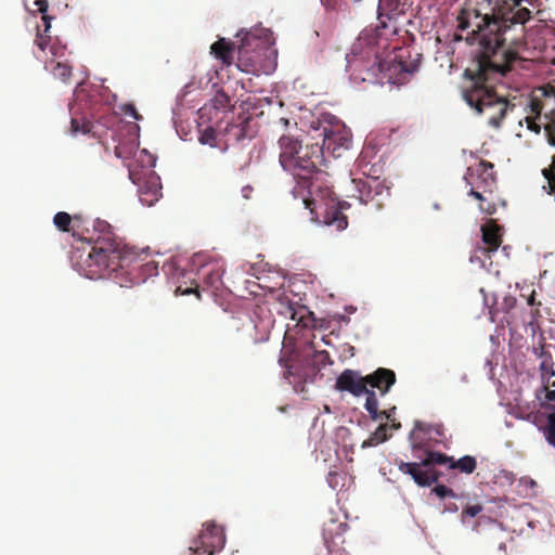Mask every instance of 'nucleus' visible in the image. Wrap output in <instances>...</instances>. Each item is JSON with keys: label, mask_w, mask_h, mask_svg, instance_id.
Returning <instances> with one entry per match:
<instances>
[{"label": "nucleus", "mask_w": 555, "mask_h": 555, "mask_svg": "<svg viewBox=\"0 0 555 555\" xmlns=\"http://www.w3.org/2000/svg\"><path fill=\"white\" fill-rule=\"evenodd\" d=\"M524 1L502 0L489 12L467 2L457 15V29L466 33L468 42L481 47L464 70L463 99L494 128L516 107L499 94L494 82L525 62L517 49L524 44L525 24L531 18V11L522 5Z\"/></svg>", "instance_id": "1"}, {"label": "nucleus", "mask_w": 555, "mask_h": 555, "mask_svg": "<svg viewBox=\"0 0 555 555\" xmlns=\"http://www.w3.org/2000/svg\"><path fill=\"white\" fill-rule=\"evenodd\" d=\"M278 144L282 168L297 181L293 190L294 197L301 198L312 220L337 231L345 230L348 219L343 209L349 207V204L337 201L328 184L327 173L320 169L323 162L322 146L318 143L302 145L298 138L289 133L281 135Z\"/></svg>", "instance_id": "2"}, {"label": "nucleus", "mask_w": 555, "mask_h": 555, "mask_svg": "<svg viewBox=\"0 0 555 555\" xmlns=\"http://www.w3.org/2000/svg\"><path fill=\"white\" fill-rule=\"evenodd\" d=\"M88 236L81 247H76L72 259L74 266L89 279H100L111 275L124 263L128 262V256L117 242L108 222L100 219L92 221V232L86 229Z\"/></svg>", "instance_id": "3"}, {"label": "nucleus", "mask_w": 555, "mask_h": 555, "mask_svg": "<svg viewBox=\"0 0 555 555\" xmlns=\"http://www.w3.org/2000/svg\"><path fill=\"white\" fill-rule=\"evenodd\" d=\"M452 456L441 452L428 451L426 457L420 463H405L400 461L398 468L401 473L410 475L418 486L429 487L437 482L440 477V473L433 468V466L435 464L448 465L450 468Z\"/></svg>", "instance_id": "4"}, {"label": "nucleus", "mask_w": 555, "mask_h": 555, "mask_svg": "<svg viewBox=\"0 0 555 555\" xmlns=\"http://www.w3.org/2000/svg\"><path fill=\"white\" fill-rule=\"evenodd\" d=\"M268 51V48H259L257 39L246 37L237 48L236 67L241 72L257 76L270 73L273 67L264 60Z\"/></svg>", "instance_id": "5"}, {"label": "nucleus", "mask_w": 555, "mask_h": 555, "mask_svg": "<svg viewBox=\"0 0 555 555\" xmlns=\"http://www.w3.org/2000/svg\"><path fill=\"white\" fill-rule=\"evenodd\" d=\"M357 194H352L359 202L372 210H379L390 196L389 188L376 178L352 179Z\"/></svg>", "instance_id": "6"}, {"label": "nucleus", "mask_w": 555, "mask_h": 555, "mask_svg": "<svg viewBox=\"0 0 555 555\" xmlns=\"http://www.w3.org/2000/svg\"><path fill=\"white\" fill-rule=\"evenodd\" d=\"M464 180L470 188L468 194L474 198H481L479 193L496 189L494 166L487 160H480L475 166L468 167Z\"/></svg>", "instance_id": "7"}, {"label": "nucleus", "mask_w": 555, "mask_h": 555, "mask_svg": "<svg viewBox=\"0 0 555 555\" xmlns=\"http://www.w3.org/2000/svg\"><path fill=\"white\" fill-rule=\"evenodd\" d=\"M550 101H555V82L535 88L526 99L525 109L528 112L525 120L529 130L539 133L541 126L535 121Z\"/></svg>", "instance_id": "8"}, {"label": "nucleus", "mask_w": 555, "mask_h": 555, "mask_svg": "<svg viewBox=\"0 0 555 555\" xmlns=\"http://www.w3.org/2000/svg\"><path fill=\"white\" fill-rule=\"evenodd\" d=\"M224 544L225 535L223 529L215 524H206L196 540V547L192 550L196 553L203 548V552L207 553V555H214L215 552L222 550Z\"/></svg>", "instance_id": "9"}, {"label": "nucleus", "mask_w": 555, "mask_h": 555, "mask_svg": "<svg viewBox=\"0 0 555 555\" xmlns=\"http://www.w3.org/2000/svg\"><path fill=\"white\" fill-rule=\"evenodd\" d=\"M335 387L337 390L347 391L354 397H360L364 393L367 397L370 391H374L373 389L367 388L365 376H362L359 372L349 369L340 373L336 379Z\"/></svg>", "instance_id": "10"}, {"label": "nucleus", "mask_w": 555, "mask_h": 555, "mask_svg": "<svg viewBox=\"0 0 555 555\" xmlns=\"http://www.w3.org/2000/svg\"><path fill=\"white\" fill-rule=\"evenodd\" d=\"M254 328L257 333L255 341L269 339L271 330L274 325V319L271 311L266 306H256L253 317Z\"/></svg>", "instance_id": "11"}, {"label": "nucleus", "mask_w": 555, "mask_h": 555, "mask_svg": "<svg viewBox=\"0 0 555 555\" xmlns=\"http://www.w3.org/2000/svg\"><path fill=\"white\" fill-rule=\"evenodd\" d=\"M366 386L376 388L380 395H386L390 388L396 384V373L390 369L378 367L373 373L365 376Z\"/></svg>", "instance_id": "12"}, {"label": "nucleus", "mask_w": 555, "mask_h": 555, "mask_svg": "<svg viewBox=\"0 0 555 555\" xmlns=\"http://www.w3.org/2000/svg\"><path fill=\"white\" fill-rule=\"evenodd\" d=\"M408 2L406 0H379L378 4V21L379 28H386L387 22L396 18L397 16L403 15L406 10Z\"/></svg>", "instance_id": "13"}, {"label": "nucleus", "mask_w": 555, "mask_h": 555, "mask_svg": "<svg viewBox=\"0 0 555 555\" xmlns=\"http://www.w3.org/2000/svg\"><path fill=\"white\" fill-rule=\"evenodd\" d=\"M482 242L486 245L481 250L483 254L495 251L502 244V227L495 220H488L482 227Z\"/></svg>", "instance_id": "14"}, {"label": "nucleus", "mask_w": 555, "mask_h": 555, "mask_svg": "<svg viewBox=\"0 0 555 555\" xmlns=\"http://www.w3.org/2000/svg\"><path fill=\"white\" fill-rule=\"evenodd\" d=\"M505 313V322L509 328H517L521 325L522 309L517 308V299L514 296H505L501 304Z\"/></svg>", "instance_id": "15"}, {"label": "nucleus", "mask_w": 555, "mask_h": 555, "mask_svg": "<svg viewBox=\"0 0 555 555\" xmlns=\"http://www.w3.org/2000/svg\"><path fill=\"white\" fill-rule=\"evenodd\" d=\"M234 43L225 40L224 38H219L216 42H214L210 47V53L224 66H230L234 61Z\"/></svg>", "instance_id": "16"}, {"label": "nucleus", "mask_w": 555, "mask_h": 555, "mask_svg": "<svg viewBox=\"0 0 555 555\" xmlns=\"http://www.w3.org/2000/svg\"><path fill=\"white\" fill-rule=\"evenodd\" d=\"M527 305L530 307V311L526 312L522 309L521 325L537 328L539 319L541 318L540 307L542 304L535 299V291H532L527 297Z\"/></svg>", "instance_id": "17"}, {"label": "nucleus", "mask_w": 555, "mask_h": 555, "mask_svg": "<svg viewBox=\"0 0 555 555\" xmlns=\"http://www.w3.org/2000/svg\"><path fill=\"white\" fill-rule=\"evenodd\" d=\"M250 269L254 271L251 274L258 280L257 284L260 288L273 293L284 286V278L278 272L271 278L264 273H260L256 266H251Z\"/></svg>", "instance_id": "18"}, {"label": "nucleus", "mask_w": 555, "mask_h": 555, "mask_svg": "<svg viewBox=\"0 0 555 555\" xmlns=\"http://www.w3.org/2000/svg\"><path fill=\"white\" fill-rule=\"evenodd\" d=\"M160 190V185L155 181L147 182L139 190L140 202L146 206L154 205L162 196Z\"/></svg>", "instance_id": "19"}, {"label": "nucleus", "mask_w": 555, "mask_h": 555, "mask_svg": "<svg viewBox=\"0 0 555 555\" xmlns=\"http://www.w3.org/2000/svg\"><path fill=\"white\" fill-rule=\"evenodd\" d=\"M46 69L50 70V73L61 81L67 83L73 75V68L67 63L63 62H54L53 60L50 62H46Z\"/></svg>", "instance_id": "20"}, {"label": "nucleus", "mask_w": 555, "mask_h": 555, "mask_svg": "<svg viewBox=\"0 0 555 555\" xmlns=\"http://www.w3.org/2000/svg\"><path fill=\"white\" fill-rule=\"evenodd\" d=\"M494 190L495 189H491L489 190V192L479 193L481 195V198H476L477 201H479V210L489 216H492L496 212V204L499 198Z\"/></svg>", "instance_id": "21"}, {"label": "nucleus", "mask_w": 555, "mask_h": 555, "mask_svg": "<svg viewBox=\"0 0 555 555\" xmlns=\"http://www.w3.org/2000/svg\"><path fill=\"white\" fill-rule=\"evenodd\" d=\"M538 356L541 358L539 369L544 385L547 378L551 379V377L555 376L553 356L550 351L544 350V348L540 349Z\"/></svg>", "instance_id": "22"}, {"label": "nucleus", "mask_w": 555, "mask_h": 555, "mask_svg": "<svg viewBox=\"0 0 555 555\" xmlns=\"http://www.w3.org/2000/svg\"><path fill=\"white\" fill-rule=\"evenodd\" d=\"M542 176L545 180L542 190L555 202V155L552 157L551 164L542 169Z\"/></svg>", "instance_id": "23"}, {"label": "nucleus", "mask_w": 555, "mask_h": 555, "mask_svg": "<svg viewBox=\"0 0 555 555\" xmlns=\"http://www.w3.org/2000/svg\"><path fill=\"white\" fill-rule=\"evenodd\" d=\"M476 467H477V461L472 455H464L459 460H455L454 457H452V462L450 464V469H457L461 473H464L467 475L474 473Z\"/></svg>", "instance_id": "24"}, {"label": "nucleus", "mask_w": 555, "mask_h": 555, "mask_svg": "<svg viewBox=\"0 0 555 555\" xmlns=\"http://www.w3.org/2000/svg\"><path fill=\"white\" fill-rule=\"evenodd\" d=\"M389 429L388 424H380L374 433L371 434V436L363 441L362 448H369V447H375L382 442H385L388 440L390 435L387 434V430Z\"/></svg>", "instance_id": "25"}, {"label": "nucleus", "mask_w": 555, "mask_h": 555, "mask_svg": "<svg viewBox=\"0 0 555 555\" xmlns=\"http://www.w3.org/2000/svg\"><path fill=\"white\" fill-rule=\"evenodd\" d=\"M70 131L74 134L83 133V134H92L95 135L94 125L87 118H75L73 117L70 120Z\"/></svg>", "instance_id": "26"}, {"label": "nucleus", "mask_w": 555, "mask_h": 555, "mask_svg": "<svg viewBox=\"0 0 555 555\" xmlns=\"http://www.w3.org/2000/svg\"><path fill=\"white\" fill-rule=\"evenodd\" d=\"M351 140L350 138H348L347 135L345 134H340V133H335L333 131H331L330 133L327 132L326 128L324 129V140H323V144L326 145L328 149L333 145V144H337L338 147H344V149H348L349 147V144H350Z\"/></svg>", "instance_id": "27"}, {"label": "nucleus", "mask_w": 555, "mask_h": 555, "mask_svg": "<svg viewBox=\"0 0 555 555\" xmlns=\"http://www.w3.org/2000/svg\"><path fill=\"white\" fill-rule=\"evenodd\" d=\"M364 408L369 412L370 417L373 421L382 420L383 415L385 414L383 411L378 410V400H377V396H376L375 391L369 392Z\"/></svg>", "instance_id": "28"}, {"label": "nucleus", "mask_w": 555, "mask_h": 555, "mask_svg": "<svg viewBox=\"0 0 555 555\" xmlns=\"http://www.w3.org/2000/svg\"><path fill=\"white\" fill-rule=\"evenodd\" d=\"M541 431L547 443L555 448V411L546 415V423Z\"/></svg>", "instance_id": "29"}, {"label": "nucleus", "mask_w": 555, "mask_h": 555, "mask_svg": "<svg viewBox=\"0 0 555 555\" xmlns=\"http://www.w3.org/2000/svg\"><path fill=\"white\" fill-rule=\"evenodd\" d=\"M554 387L555 380H550V378H547L543 385V390L545 391V402L542 403V406L547 410H555V389H552Z\"/></svg>", "instance_id": "30"}, {"label": "nucleus", "mask_w": 555, "mask_h": 555, "mask_svg": "<svg viewBox=\"0 0 555 555\" xmlns=\"http://www.w3.org/2000/svg\"><path fill=\"white\" fill-rule=\"evenodd\" d=\"M53 223L60 231L69 232L72 216L65 211H60L54 215Z\"/></svg>", "instance_id": "31"}, {"label": "nucleus", "mask_w": 555, "mask_h": 555, "mask_svg": "<svg viewBox=\"0 0 555 555\" xmlns=\"http://www.w3.org/2000/svg\"><path fill=\"white\" fill-rule=\"evenodd\" d=\"M221 276H222V271L220 268L211 269V270L205 272L204 280H205L206 284L218 289L219 285L222 283Z\"/></svg>", "instance_id": "32"}, {"label": "nucleus", "mask_w": 555, "mask_h": 555, "mask_svg": "<svg viewBox=\"0 0 555 555\" xmlns=\"http://www.w3.org/2000/svg\"><path fill=\"white\" fill-rule=\"evenodd\" d=\"M198 141L202 144H207L210 146H216L217 142V131L212 127H207L205 130L201 132Z\"/></svg>", "instance_id": "33"}, {"label": "nucleus", "mask_w": 555, "mask_h": 555, "mask_svg": "<svg viewBox=\"0 0 555 555\" xmlns=\"http://www.w3.org/2000/svg\"><path fill=\"white\" fill-rule=\"evenodd\" d=\"M35 4L37 5L38 11L43 14L42 21L44 23V33H48L51 27V23H50L51 17L46 15V13L48 11V7H49L48 0H36Z\"/></svg>", "instance_id": "34"}, {"label": "nucleus", "mask_w": 555, "mask_h": 555, "mask_svg": "<svg viewBox=\"0 0 555 555\" xmlns=\"http://www.w3.org/2000/svg\"><path fill=\"white\" fill-rule=\"evenodd\" d=\"M133 153V146H128L124 144H119L115 147V155L116 157L127 160L131 157Z\"/></svg>", "instance_id": "35"}, {"label": "nucleus", "mask_w": 555, "mask_h": 555, "mask_svg": "<svg viewBox=\"0 0 555 555\" xmlns=\"http://www.w3.org/2000/svg\"><path fill=\"white\" fill-rule=\"evenodd\" d=\"M544 131L548 143L555 145V116L544 125Z\"/></svg>", "instance_id": "36"}, {"label": "nucleus", "mask_w": 555, "mask_h": 555, "mask_svg": "<svg viewBox=\"0 0 555 555\" xmlns=\"http://www.w3.org/2000/svg\"><path fill=\"white\" fill-rule=\"evenodd\" d=\"M433 492L439 496L440 499H443V498H447V496H451V498H455V493L452 489L448 488L447 486L444 485H437L434 489H433Z\"/></svg>", "instance_id": "37"}, {"label": "nucleus", "mask_w": 555, "mask_h": 555, "mask_svg": "<svg viewBox=\"0 0 555 555\" xmlns=\"http://www.w3.org/2000/svg\"><path fill=\"white\" fill-rule=\"evenodd\" d=\"M313 359L323 366L332 364L330 353L326 350L315 351Z\"/></svg>", "instance_id": "38"}, {"label": "nucleus", "mask_w": 555, "mask_h": 555, "mask_svg": "<svg viewBox=\"0 0 555 555\" xmlns=\"http://www.w3.org/2000/svg\"><path fill=\"white\" fill-rule=\"evenodd\" d=\"M50 37H44L41 33L39 27H37V36L35 39V44L38 47L39 50L44 51L47 47L49 46Z\"/></svg>", "instance_id": "39"}, {"label": "nucleus", "mask_w": 555, "mask_h": 555, "mask_svg": "<svg viewBox=\"0 0 555 555\" xmlns=\"http://www.w3.org/2000/svg\"><path fill=\"white\" fill-rule=\"evenodd\" d=\"M482 511V506L480 504H475V505H469V506H466L463 512H462V516L463 517H476L479 513H481Z\"/></svg>", "instance_id": "40"}, {"label": "nucleus", "mask_w": 555, "mask_h": 555, "mask_svg": "<svg viewBox=\"0 0 555 555\" xmlns=\"http://www.w3.org/2000/svg\"><path fill=\"white\" fill-rule=\"evenodd\" d=\"M121 109L126 115L132 117L135 120H140L142 118V116L138 113L135 106L131 103L122 105Z\"/></svg>", "instance_id": "41"}, {"label": "nucleus", "mask_w": 555, "mask_h": 555, "mask_svg": "<svg viewBox=\"0 0 555 555\" xmlns=\"http://www.w3.org/2000/svg\"><path fill=\"white\" fill-rule=\"evenodd\" d=\"M49 49H50V53L54 57H62L65 54V47H62L60 44L52 43V44H50Z\"/></svg>", "instance_id": "42"}, {"label": "nucleus", "mask_w": 555, "mask_h": 555, "mask_svg": "<svg viewBox=\"0 0 555 555\" xmlns=\"http://www.w3.org/2000/svg\"><path fill=\"white\" fill-rule=\"evenodd\" d=\"M395 411H396V408H395V406H393V408H391V409H389V410H385V411H383V412L385 413V414L383 415V418H386V420H387V421H389V422H390V421H392V420H395V418H393Z\"/></svg>", "instance_id": "43"}, {"label": "nucleus", "mask_w": 555, "mask_h": 555, "mask_svg": "<svg viewBox=\"0 0 555 555\" xmlns=\"http://www.w3.org/2000/svg\"><path fill=\"white\" fill-rule=\"evenodd\" d=\"M251 192H253V188H251V186H249V185H246V186H244V188L242 189V193H243V196H244L245 198H249V197H250Z\"/></svg>", "instance_id": "44"}, {"label": "nucleus", "mask_w": 555, "mask_h": 555, "mask_svg": "<svg viewBox=\"0 0 555 555\" xmlns=\"http://www.w3.org/2000/svg\"><path fill=\"white\" fill-rule=\"evenodd\" d=\"M217 101H219V103L224 106L229 102V98L224 93H221L219 96H217Z\"/></svg>", "instance_id": "45"}, {"label": "nucleus", "mask_w": 555, "mask_h": 555, "mask_svg": "<svg viewBox=\"0 0 555 555\" xmlns=\"http://www.w3.org/2000/svg\"><path fill=\"white\" fill-rule=\"evenodd\" d=\"M193 547H196V541H194V545L190 546L191 555H207V553H204V552H203V548L195 553V552L192 550Z\"/></svg>", "instance_id": "46"}, {"label": "nucleus", "mask_w": 555, "mask_h": 555, "mask_svg": "<svg viewBox=\"0 0 555 555\" xmlns=\"http://www.w3.org/2000/svg\"><path fill=\"white\" fill-rule=\"evenodd\" d=\"M496 555H507V554H506V547H505V545H504V544H501V545H500V547H499V550H498Z\"/></svg>", "instance_id": "47"}, {"label": "nucleus", "mask_w": 555, "mask_h": 555, "mask_svg": "<svg viewBox=\"0 0 555 555\" xmlns=\"http://www.w3.org/2000/svg\"><path fill=\"white\" fill-rule=\"evenodd\" d=\"M391 422V428L393 429H399L401 427V424L400 423H396L395 420L390 421Z\"/></svg>", "instance_id": "48"}, {"label": "nucleus", "mask_w": 555, "mask_h": 555, "mask_svg": "<svg viewBox=\"0 0 555 555\" xmlns=\"http://www.w3.org/2000/svg\"><path fill=\"white\" fill-rule=\"evenodd\" d=\"M414 430H423V424L421 422H415Z\"/></svg>", "instance_id": "49"}, {"label": "nucleus", "mask_w": 555, "mask_h": 555, "mask_svg": "<svg viewBox=\"0 0 555 555\" xmlns=\"http://www.w3.org/2000/svg\"><path fill=\"white\" fill-rule=\"evenodd\" d=\"M280 121L284 125V126H288V119L286 118H281Z\"/></svg>", "instance_id": "50"}]
</instances>
